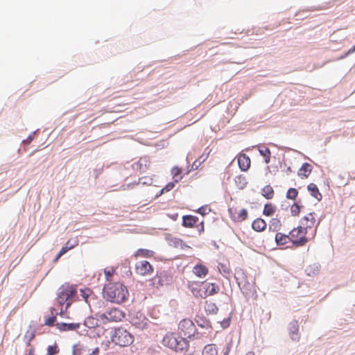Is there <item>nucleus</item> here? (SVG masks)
Wrapping results in <instances>:
<instances>
[{"label": "nucleus", "instance_id": "f257e3e1", "mask_svg": "<svg viewBox=\"0 0 355 355\" xmlns=\"http://www.w3.org/2000/svg\"><path fill=\"white\" fill-rule=\"evenodd\" d=\"M128 295L127 288L119 282L109 283L103 288L104 297L112 302H123Z\"/></svg>", "mask_w": 355, "mask_h": 355}, {"label": "nucleus", "instance_id": "f03ea898", "mask_svg": "<svg viewBox=\"0 0 355 355\" xmlns=\"http://www.w3.org/2000/svg\"><path fill=\"white\" fill-rule=\"evenodd\" d=\"M162 344L175 352H182L187 347V342L174 333H167L162 339Z\"/></svg>", "mask_w": 355, "mask_h": 355}, {"label": "nucleus", "instance_id": "7ed1b4c3", "mask_svg": "<svg viewBox=\"0 0 355 355\" xmlns=\"http://www.w3.org/2000/svg\"><path fill=\"white\" fill-rule=\"evenodd\" d=\"M76 294V288L69 284L62 285L58 292L57 300L60 305L63 306L66 304L67 309L71 304L73 298Z\"/></svg>", "mask_w": 355, "mask_h": 355}, {"label": "nucleus", "instance_id": "20e7f679", "mask_svg": "<svg viewBox=\"0 0 355 355\" xmlns=\"http://www.w3.org/2000/svg\"><path fill=\"white\" fill-rule=\"evenodd\" d=\"M112 340L116 345L125 347L134 342V336L124 328L119 327L114 329L112 335Z\"/></svg>", "mask_w": 355, "mask_h": 355}, {"label": "nucleus", "instance_id": "39448f33", "mask_svg": "<svg viewBox=\"0 0 355 355\" xmlns=\"http://www.w3.org/2000/svg\"><path fill=\"white\" fill-rule=\"evenodd\" d=\"M291 242L295 246H302L313 237H311L309 232L300 227L293 228L291 232Z\"/></svg>", "mask_w": 355, "mask_h": 355}, {"label": "nucleus", "instance_id": "423d86ee", "mask_svg": "<svg viewBox=\"0 0 355 355\" xmlns=\"http://www.w3.org/2000/svg\"><path fill=\"white\" fill-rule=\"evenodd\" d=\"M315 214L311 212L303 216L300 222V226L309 232L311 237H314L316 234L317 227L320 220L317 222Z\"/></svg>", "mask_w": 355, "mask_h": 355}, {"label": "nucleus", "instance_id": "0eeeda50", "mask_svg": "<svg viewBox=\"0 0 355 355\" xmlns=\"http://www.w3.org/2000/svg\"><path fill=\"white\" fill-rule=\"evenodd\" d=\"M125 316V314L122 310L118 308H112L106 311L105 313L100 314L98 318L103 324H105L107 322H121Z\"/></svg>", "mask_w": 355, "mask_h": 355}, {"label": "nucleus", "instance_id": "6e6552de", "mask_svg": "<svg viewBox=\"0 0 355 355\" xmlns=\"http://www.w3.org/2000/svg\"><path fill=\"white\" fill-rule=\"evenodd\" d=\"M180 333L187 338H191L194 335L196 330V325L190 319H183L178 324Z\"/></svg>", "mask_w": 355, "mask_h": 355}, {"label": "nucleus", "instance_id": "1a4fd4ad", "mask_svg": "<svg viewBox=\"0 0 355 355\" xmlns=\"http://www.w3.org/2000/svg\"><path fill=\"white\" fill-rule=\"evenodd\" d=\"M228 214L232 220L235 223H241L248 218V211L244 208L239 209L236 207H230Z\"/></svg>", "mask_w": 355, "mask_h": 355}, {"label": "nucleus", "instance_id": "9d476101", "mask_svg": "<svg viewBox=\"0 0 355 355\" xmlns=\"http://www.w3.org/2000/svg\"><path fill=\"white\" fill-rule=\"evenodd\" d=\"M135 272L139 275L146 276L153 273V268L148 261H141L136 263Z\"/></svg>", "mask_w": 355, "mask_h": 355}, {"label": "nucleus", "instance_id": "9b49d317", "mask_svg": "<svg viewBox=\"0 0 355 355\" xmlns=\"http://www.w3.org/2000/svg\"><path fill=\"white\" fill-rule=\"evenodd\" d=\"M99 349H89L87 346L83 344H77L74 345L73 349V355H98Z\"/></svg>", "mask_w": 355, "mask_h": 355}, {"label": "nucleus", "instance_id": "f8f14e48", "mask_svg": "<svg viewBox=\"0 0 355 355\" xmlns=\"http://www.w3.org/2000/svg\"><path fill=\"white\" fill-rule=\"evenodd\" d=\"M238 164L240 169L246 171L250 167L251 161L246 154H240L237 157Z\"/></svg>", "mask_w": 355, "mask_h": 355}, {"label": "nucleus", "instance_id": "ddd939ff", "mask_svg": "<svg viewBox=\"0 0 355 355\" xmlns=\"http://www.w3.org/2000/svg\"><path fill=\"white\" fill-rule=\"evenodd\" d=\"M204 284L205 289V296L206 297L207 296L214 295L219 292L220 288L218 285L215 283H205L202 282Z\"/></svg>", "mask_w": 355, "mask_h": 355}, {"label": "nucleus", "instance_id": "4468645a", "mask_svg": "<svg viewBox=\"0 0 355 355\" xmlns=\"http://www.w3.org/2000/svg\"><path fill=\"white\" fill-rule=\"evenodd\" d=\"M80 326V323L58 322L55 324L57 329L61 331H75L79 329Z\"/></svg>", "mask_w": 355, "mask_h": 355}, {"label": "nucleus", "instance_id": "2eb2a0df", "mask_svg": "<svg viewBox=\"0 0 355 355\" xmlns=\"http://www.w3.org/2000/svg\"><path fill=\"white\" fill-rule=\"evenodd\" d=\"M198 222V218L192 215L184 216L182 218V225L187 228L193 227Z\"/></svg>", "mask_w": 355, "mask_h": 355}, {"label": "nucleus", "instance_id": "dca6fc26", "mask_svg": "<svg viewBox=\"0 0 355 355\" xmlns=\"http://www.w3.org/2000/svg\"><path fill=\"white\" fill-rule=\"evenodd\" d=\"M150 159L147 157H141L136 163V169L141 173H144L150 166Z\"/></svg>", "mask_w": 355, "mask_h": 355}, {"label": "nucleus", "instance_id": "f3484780", "mask_svg": "<svg viewBox=\"0 0 355 355\" xmlns=\"http://www.w3.org/2000/svg\"><path fill=\"white\" fill-rule=\"evenodd\" d=\"M208 268L201 263L196 265L193 268V274L200 278H203L206 277L207 275L208 274Z\"/></svg>", "mask_w": 355, "mask_h": 355}, {"label": "nucleus", "instance_id": "a211bd4d", "mask_svg": "<svg viewBox=\"0 0 355 355\" xmlns=\"http://www.w3.org/2000/svg\"><path fill=\"white\" fill-rule=\"evenodd\" d=\"M291 241V234H285L281 232H277L275 235V242L277 245H284Z\"/></svg>", "mask_w": 355, "mask_h": 355}, {"label": "nucleus", "instance_id": "6ab92c4d", "mask_svg": "<svg viewBox=\"0 0 355 355\" xmlns=\"http://www.w3.org/2000/svg\"><path fill=\"white\" fill-rule=\"evenodd\" d=\"M267 227L266 222L260 218H256L252 223V229L258 232H263Z\"/></svg>", "mask_w": 355, "mask_h": 355}, {"label": "nucleus", "instance_id": "aec40b11", "mask_svg": "<svg viewBox=\"0 0 355 355\" xmlns=\"http://www.w3.org/2000/svg\"><path fill=\"white\" fill-rule=\"evenodd\" d=\"M312 171V166L309 163H304L302 166L300 168L297 174L299 176L306 178L310 175Z\"/></svg>", "mask_w": 355, "mask_h": 355}, {"label": "nucleus", "instance_id": "412c9836", "mask_svg": "<svg viewBox=\"0 0 355 355\" xmlns=\"http://www.w3.org/2000/svg\"><path fill=\"white\" fill-rule=\"evenodd\" d=\"M169 245L173 248H179L181 250L189 248V245H187L182 239L178 238L171 239L169 240Z\"/></svg>", "mask_w": 355, "mask_h": 355}, {"label": "nucleus", "instance_id": "4be33fe9", "mask_svg": "<svg viewBox=\"0 0 355 355\" xmlns=\"http://www.w3.org/2000/svg\"><path fill=\"white\" fill-rule=\"evenodd\" d=\"M80 295L82 298L89 305L90 304L91 300L93 299V292L89 288H85L83 289H80Z\"/></svg>", "mask_w": 355, "mask_h": 355}, {"label": "nucleus", "instance_id": "5701e85b", "mask_svg": "<svg viewBox=\"0 0 355 355\" xmlns=\"http://www.w3.org/2000/svg\"><path fill=\"white\" fill-rule=\"evenodd\" d=\"M307 189L311 195L318 200H320L322 199V194L320 193L319 189L315 184H309L307 187Z\"/></svg>", "mask_w": 355, "mask_h": 355}, {"label": "nucleus", "instance_id": "b1692460", "mask_svg": "<svg viewBox=\"0 0 355 355\" xmlns=\"http://www.w3.org/2000/svg\"><path fill=\"white\" fill-rule=\"evenodd\" d=\"M261 195L266 199L270 200L275 196L273 188L270 185H266L261 189Z\"/></svg>", "mask_w": 355, "mask_h": 355}, {"label": "nucleus", "instance_id": "393cba45", "mask_svg": "<svg viewBox=\"0 0 355 355\" xmlns=\"http://www.w3.org/2000/svg\"><path fill=\"white\" fill-rule=\"evenodd\" d=\"M202 355H218V350L214 344H208L202 349Z\"/></svg>", "mask_w": 355, "mask_h": 355}, {"label": "nucleus", "instance_id": "a878e982", "mask_svg": "<svg viewBox=\"0 0 355 355\" xmlns=\"http://www.w3.org/2000/svg\"><path fill=\"white\" fill-rule=\"evenodd\" d=\"M282 227V222L277 218H272L269 222V230L278 232Z\"/></svg>", "mask_w": 355, "mask_h": 355}, {"label": "nucleus", "instance_id": "bb28decb", "mask_svg": "<svg viewBox=\"0 0 355 355\" xmlns=\"http://www.w3.org/2000/svg\"><path fill=\"white\" fill-rule=\"evenodd\" d=\"M154 254V252L151 250L147 249H139L135 253V257H145L150 258L152 257Z\"/></svg>", "mask_w": 355, "mask_h": 355}, {"label": "nucleus", "instance_id": "cd10ccee", "mask_svg": "<svg viewBox=\"0 0 355 355\" xmlns=\"http://www.w3.org/2000/svg\"><path fill=\"white\" fill-rule=\"evenodd\" d=\"M259 152L265 158V162L268 164L270 161L271 155L270 149L266 146H262L259 147Z\"/></svg>", "mask_w": 355, "mask_h": 355}, {"label": "nucleus", "instance_id": "c85d7f7f", "mask_svg": "<svg viewBox=\"0 0 355 355\" xmlns=\"http://www.w3.org/2000/svg\"><path fill=\"white\" fill-rule=\"evenodd\" d=\"M276 211V207L272 203H266L264 205L263 214L265 216H272Z\"/></svg>", "mask_w": 355, "mask_h": 355}, {"label": "nucleus", "instance_id": "c756f323", "mask_svg": "<svg viewBox=\"0 0 355 355\" xmlns=\"http://www.w3.org/2000/svg\"><path fill=\"white\" fill-rule=\"evenodd\" d=\"M290 337L293 340L298 341L300 340L298 325L296 323L293 324L291 327Z\"/></svg>", "mask_w": 355, "mask_h": 355}, {"label": "nucleus", "instance_id": "7c9ffc66", "mask_svg": "<svg viewBox=\"0 0 355 355\" xmlns=\"http://www.w3.org/2000/svg\"><path fill=\"white\" fill-rule=\"evenodd\" d=\"M55 311L54 308L51 309V316L47 318L44 321V325L52 327L53 325L55 326L56 316L54 315L53 311Z\"/></svg>", "mask_w": 355, "mask_h": 355}, {"label": "nucleus", "instance_id": "2f4dec72", "mask_svg": "<svg viewBox=\"0 0 355 355\" xmlns=\"http://www.w3.org/2000/svg\"><path fill=\"white\" fill-rule=\"evenodd\" d=\"M302 206L299 205L298 203H293L290 209L291 214L293 216H297L301 211Z\"/></svg>", "mask_w": 355, "mask_h": 355}, {"label": "nucleus", "instance_id": "473e14b6", "mask_svg": "<svg viewBox=\"0 0 355 355\" xmlns=\"http://www.w3.org/2000/svg\"><path fill=\"white\" fill-rule=\"evenodd\" d=\"M131 322L132 325L135 326L136 327L144 329L147 324V320L144 316H143L140 322H137L135 319H132Z\"/></svg>", "mask_w": 355, "mask_h": 355}, {"label": "nucleus", "instance_id": "72a5a7b5", "mask_svg": "<svg viewBox=\"0 0 355 355\" xmlns=\"http://www.w3.org/2000/svg\"><path fill=\"white\" fill-rule=\"evenodd\" d=\"M73 247H74L73 245L69 246V241H68L66 243V245L61 248V250L59 252V253L58 254L55 261H57L61 257V256H62L64 254H65L70 249H72Z\"/></svg>", "mask_w": 355, "mask_h": 355}, {"label": "nucleus", "instance_id": "f704fd0d", "mask_svg": "<svg viewBox=\"0 0 355 355\" xmlns=\"http://www.w3.org/2000/svg\"><path fill=\"white\" fill-rule=\"evenodd\" d=\"M84 324L88 328H94L97 325V320L92 317H88L85 319Z\"/></svg>", "mask_w": 355, "mask_h": 355}, {"label": "nucleus", "instance_id": "c9c22d12", "mask_svg": "<svg viewBox=\"0 0 355 355\" xmlns=\"http://www.w3.org/2000/svg\"><path fill=\"white\" fill-rule=\"evenodd\" d=\"M298 195V191L295 188L289 189L286 192V198L291 200H295Z\"/></svg>", "mask_w": 355, "mask_h": 355}, {"label": "nucleus", "instance_id": "e433bc0d", "mask_svg": "<svg viewBox=\"0 0 355 355\" xmlns=\"http://www.w3.org/2000/svg\"><path fill=\"white\" fill-rule=\"evenodd\" d=\"M218 270L220 273L226 277L227 275H230V268L228 266H227L224 263H219L218 266Z\"/></svg>", "mask_w": 355, "mask_h": 355}, {"label": "nucleus", "instance_id": "4c0bfd02", "mask_svg": "<svg viewBox=\"0 0 355 355\" xmlns=\"http://www.w3.org/2000/svg\"><path fill=\"white\" fill-rule=\"evenodd\" d=\"M181 172L182 170L177 166L172 168L171 174L174 178L175 182H178L180 180L181 178H178V176L180 175Z\"/></svg>", "mask_w": 355, "mask_h": 355}, {"label": "nucleus", "instance_id": "58836bf2", "mask_svg": "<svg viewBox=\"0 0 355 355\" xmlns=\"http://www.w3.org/2000/svg\"><path fill=\"white\" fill-rule=\"evenodd\" d=\"M104 273L107 280H110V277H112L115 273V269L113 268H106L104 270Z\"/></svg>", "mask_w": 355, "mask_h": 355}, {"label": "nucleus", "instance_id": "ea45409f", "mask_svg": "<svg viewBox=\"0 0 355 355\" xmlns=\"http://www.w3.org/2000/svg\"><path fill=\"white\" fill-rule=\"evenodd\" d=\"M49 355H55L58 353L59 350L56 345L49 346L47 349Z\"/></svg>", "mask_w": 355, "mask_h": 355}, {"label": "nucleus", "instance_id": "a19ab883", "mask_svg": "<svg viewBox=\"0 0 355 355\" xmlns=\"http://www.w3.org/2000/svg\"><path fill=\"white\" fill-rule=\"evenodd\" d=\"M174 187H175L174 182H169L162 189V193L168 192V191L172 190L174 188Z\"/></svg>", "mask_w": 355, "mask_h": 355}, {"label": "nucleus", "instance_id": "79ce46f5", "mask_svg": "<svg viewBox=\"0 0 355 355\" xmlns=\"http://www.w3.org/2000/svg\"><path fill=\"white\" fill-rule=\"evenodd\" d=\"M196 227H197L198 231L199 233L203 232L204 230H205L203 220H202L198 225H197Z\"/></svg>", "mask_w": 355, "mask_h": 355}, {"label": "nucleus", "instance_id": "37998d69", "mask_svg": "<svg viewBox=\"0 0 355 355\" xmlns=\"http://www.w3.org/2000/svg\"><path fill=\"white\" fill-rule=\"evenodd\" d=\"M215 309H217L216 306L214 304H209L207 305V311H214Z\"/></svg>", "mask_w": 355, "mask_h": 355}, {"label": "nucleus", "instance_id": "c03bdc74", "mask_svg": "<svg viewBox=\"0 0 355 355\" xmlns=\"http://www.w3.org/2000/svg\"><path fill=\"white\" fill-rule=\"evenodd\" d=\"M198 213H200L201 214H205V212H204V208L203 207H201L200 209H198Z\"/></svg>", "mask_w": 355, "mask_h": 355}, {"label": "nucleus", "instance_id": "a18cd8bd", "mask_svg": "<svg viewBox=\"0 0 355 355\" xmlns=\"http://www.w3.org/2000/svg\"><path fill=\"white\" fill-rule=\"evenodd\" d=\"M245 355H255V354L252 351H249L245 354Z\"/></svg>", "mask_w": 355, "mask_h": 355}, {"label": "nucleus", "instance_id": "49530a36", "mask_svg": "<svg viewBox=\"0 0 355 355\" xmlns=\"http://www.w3.org/2000/svg\"><path fill=\"white\" fill-rule=\"evenodd\" d=\"M355 51V45L349 51V53H353Z\"/></svg>", "mask_w": 355, "mask_h": 355}, {"label": "nucleus", "instance_id": "de8ad7c7", "mask_svg": "<svg viewBox=\"0 0 355 355\" xmlns=\"http://www.w3.org/2000/svg\"><path fill=\"white\" fill-rule=\"evenodd\" d=\"M230 351V349L228 348V349L227 350V352L224 354V355H227L228 354V352Z\"/></svg>", "mask_w": 355, "mask_h": 355}, {"label": "nucleus", "instance_id": "09e8293b", "mask_svg": "<svg viewBox=\"0 0 355 355\" xmlns=\"http://www.w3.org/2000/svg\"><path fill=\"white\" fill-rule=\"evenodd\" d=\"M28 142H30L31 141V138L28 137Z\"/></svg>", "mask_w": 355, "mask_h": 355}, {"label": "nucleus", "instance_id": "8fccbe9b", "mask_svg": "<svg viewBox=\"0 0 355 355\" xmlns=\"http://www.w3.org/2000/svg\"><path fill=\"white\" fill-rule=\"evenodd\" d=\"M184 355H193V354H184Z\"/></svg>", "mask_w": 355, "mask_h": 355}]
</instances>
